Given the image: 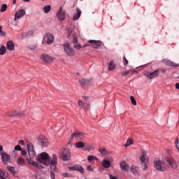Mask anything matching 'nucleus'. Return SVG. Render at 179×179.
<instances>
[{
    "mask_svg": "<svg viewBox=\"0 0 179 179\" xmlns=\"http://www.w3.org/2000/svg\"><path fill=\"white\" fill-rule=\"evenodd\" d=\"M69 170H71L72 171H79V173H81V174H83L85 173V169H83V166L80 165H74L73 166L69 167Z\"/></svg>",
    "mask_w": 179,
    "mask_h": 179,
    "instance_id": "14",
    "label": "nucleus"
},
{
    "mask_svg": "<svg viewBox=\"0 0 179 179\" xmlns=\"http://www.w3.org/2000/svg\"><path fill=\"white\" fill-rule=\"evenodd\" d=\"M17 163L19 164V166H23V164H24V159L19 158L17 161Z\"/></svg>",
    "mask_w": 179,
    "mask_h": 179,
    "instance_id": "39",
    "label": "nucleus"
},
{
    "mask_svg": "<svg viewBox=\"0 0 179 179\" xmlns=\"http://www.w3.org/2000/svg\"><path fill=\"white\" fill-rule=\"evenodd\" d=\"M166 152L168 153V155H173V151L170 149L166 150Z\"/></svg>",
    "mask_w": 179,
    "mask_h": 179,
    "instance_id": "52",
    "label": "nucleus"
},
{
    "mask_svg": "<svg viewBox=\"0 0 179 179\" xmlns=\"http://www.w3.org/2000/svg\"><path fill=\"white\" fill-rule=\"evenodd\" d=\"M24 2H30V0H22Z\"/></svg>",
    "mask_w": 179,
    "mask_h": 179,
    "instance_id": "60",
    "label": "nucleus"
},
{
    "mask_svg": "<svg viewBox=\"0 0 179 179\" xmlns=\"http://www.w3.org/2000/svg\"><path fill=\"white\" fill-rule=\"evenodd\" d=\"M78 106H79L80 107H83V108H85V107H86V106H87L86 103H83V101H82V100H79L78 102Z\"/></svg>",
    "mask_w": 179,
    "mask_h": 179,
    "instance_id": "38",
    "label": "nucleus"
},
{
    "mask_svg": "<svg viewBox=\"0 0 179 179\" xmlns=\"http://www.w3.org/2000/svg\"><path fill=\"white\" fill-rule=\"evenodd\" d=\"M28 50H31V51H34L37 48V46L34 44H30L27 46Z\"/></svg>",
    "mask_w": 179,
    "mask_h": 179,
    "instance_id": "34",
    "label": "nucleus"
},
{
    "mask_svg": "<svg viewBox=\"0 0 179 179\" xmlns=\"http://www.w3.org/2000/svg\"><path fill=\"white\" fill-rule=\"evenodd\" d=\"M1 30H2V26H0V33H1Z\"/></svg>",
    "mask_w": 179,
    "mask_h": 179,
    "instance_id": "61",
    "label": "nucleus"
},
{
    "mask_svg": "<svg viewBox=\"0 0 179 179\" xmlns=\"http://www.w3.org/2000/svg\"><path fill=\"white\" fill-rule=\"evenodd\" d=\"M76 10H77V13L74 15L73 17V20H78L80 17V15H82V11L80 10V9H79V8H77Z\"/></svg>",
    "mask_w": 179,
    "mask_h": 179,
    "instance_id": "24",
    "label": "nucleus"
},
{
    "mask_svg": "<svg viewBox=\"0 0 179 179\" xmlns=\"http://www.w3.org/2000/svg\"><path fill=\"white\" fill-rule=\"evenodd\" d=\"M26 15V10L24 9H20L17 11L14 15V21L16 22L19 19H22Z\"/></svg>",
    "mask_w": 179,
    "mask_h": 179,
    "instance_id": "11",
    "label": "nucleus"
},
{
    "mask_svg": "<svg viewBox=\"0 0 179 179\" xmlns=\"http://www.w3.org/2000/svg\"><path fill=\"white\" fill-rule=\"evenodd\" d=\"M111 166V162L110 159H103L102 161V166L103 169H108Z\"/></svg>",
    "mask_w": 179,
    "mask_h": 179,
    "instance_id": "21",
    "label": "nucleus"
},
{
    "mask_svg": "<svg viewBox=\"0 0 179 179\" xmlns=\"http://www.w3.org/2000/svg\"><path fill=\"white\" fill-rule=\"evenodd\" d=\"M0 36H6V33L3 31H2L1 29V31L0 32Z\"/></svg>",
    "mask_w": 179,
    "mask_h": 179,
    "instance_id": "53",
    "label": "nucleus"
},
{
    "mask_svg": "<svg viewBox=\"0 0 179 179\" xmlns=\"http://www.w3.org/2000/svg\"><path fill=\"white\" fill-rule=\"evenodd\" d=\"M87 45H84L83 47L85 48V47H87Z\"/></svg>",
    "mask_w": 179,
    "mask_h": 179,
    "instance_id": "62",
    "label": "nucleus"
},
{
    "mask_svg": "<svg viewBox=\"0 0 179 179\" xmlns=\"http://www.w3.org/2000/svg\"><path fill=\"white\" fill-rule=\"evenodd\" d=\"M25 114L23 111H18V117H20V118H23V117H24Z\"/></svg>",
    "mask_w": 179,
    "mask_h": 179,
    "instance_id": "44",
    "label": "nucleus"
},
{
    "mask_svg": "<svg viewBox=\"0 0 179 179\" xmlns=\"http://www.w3.org/2000/svg\"><path fill=\"white\" fill-rule=\"evenodd\" d=\"M73 44H78V39L76 38H73Z\"/></svg>",
    "mask_w": 179,
    "mask_h": 179,
    "instance_id": "54",
    "label": "nucleus"
},
{
    "mask_svg": "<svg viewBox=\"0 0 179 179\" xmlns=\"http://www.w3.org/2000/svg\"><path fill=\"white\" fill-rule=\"evenodd\" d=\"M7 169L13 176H15V174H16V172L15 171V167L7 166Z\"/></svg>",
    "mask_w": 179,
    "mask_h": 179,
    "instance_id": "36",
    "label": "nucleus"
},
{
    "mask_svg": "<svg viewBox=\"0 0 179 179\" xmlns=\"http://www.w3.org/2000/svg\"><path fill=\"white\" fill-rule=\"evenodd\" d=\"M175 144H176V149H178V152H179V139H178V138H176Z\"/></svg>",
    "mask_w": 179,
    "mask_h": 179,
    "instance_id": "41",
    "label": "nucleus"
},
{
    "mask_svg": "<svg viewBox=\"0 0 179 179\" xmlns=\"http://www.w3.org/2000/svg\"><path fill=\"white\" fill-rule=\"evenodd\" d=\"M99 152L103 156H106V155H107V150L106 148H99Z\"/></svg>",
    "mask_w": 179,
    "mask_h": 179,
    "instance_id": "31",
    "label": "nucleus"
},
{
    "mask_svg": "<svg viewBox=\"0 0 179 179\" xmlns=\"http://www.w3.org/2000/svg\"><path fill=\"white\" fill-rule=\"evenodd\" d=\"M43 10L45 13H49L51 11V6L48 5L43 7Z\"/></svg>",
    "mask_w": 179,
    "mask_h": 179,
    "instance_id": "33",
    "label": "nucleus"
},
{
    "mask_svg": "<svg viewBox=\"0 0 179 179\" xmlns=\"http://www.w3.org/2000/svg\"><path fill=\"white\" fill-rule=\"evenodd\" d=\"M57 17L59 19V20H65V18L66 17V15L65 13V10H62V7H60L57 13Z\"/></svg>",
    "mask_w": 179,
    "mask_h": 179,
    "instance_id": "13",
    "label": "nucleus"
},
{
    "mask_svg": "<svg viewBox=\"0 0 179 179\" xmlns=\"http://www.w3.org/2000/svg\"><path fill=\"white\" fill-rule=\"evenodd\" d=\"M154 166L157 171H166V170H167V165H166V162L160 159H155L154 161Z\"/></svg>",
    "mask_w": 179,
    "mask_h": 179,
    "instance_id": "2",
    "label": "nucleus"
},
{
    "mask_svg": "<svg viewBox=\"0 0 179 179\" xmlns=\"http://www.w3.org/2000/svg\"><path fill=\"white\" fill-rule=\"evenodd\" d=\"M120 169H122L123 171H128V170H129V165H128L127 162H122L120 163Z\"/></svg>",
    "mask_w": 179,
    "mask_h": 179,
    "instance_id": "22",
    "label": "nucleus"
},
{
    "mask_svg": "<svg viewBox=\"0 0 179 179\" xmlns=\"http://www.w3.org/2000/svg\"><path fill=\"white\" fill-rule=\"evenodd\" d=\"M54 43V36L51 34H46L43 37L42 44H48V45H51Z\"/></svg>",
    "mask_w": 179,
    "mask_h": 179,
    "instance_id": "8",
    "label": "nucleus"
},
{
    "mask_svg": "<svg viewBox=\"0 0 179 179\" xmlns=\"http://www.w3.org/2000/svg\"><path fill=\"white\" fill-rule=\"evenodd\" d=\"M87 170H88V171H93V168H92V166L89 165L87 167Z\"/></svg>",
    "mask_w": 179,
    "mask_h": 179,
    "instance_id": "51",
    "label": "nucleus"
},
{
    "mask_svg": "<svg viewBox=\"0 0 179 179\" xmlns=\"http://www.w3.org/2000/svg\"><path fill=\"white\" fill-rule=\"evenodd\" d=\"M165 162L168 163L171 169H173L174 170L178 169V164H177V162H176V159L174 158L166 157Z\"/></svg>",
    "mask_w": 179,
    "mask_h": 179,
    "instance_id": "5",
    "label": "nucleus"
},
{
    "mask_svg": "<svg viewBox=\"0 0 179 179\" xmlns=\"http://www.w3.org/2000/svg\"><path fill=\"white\" fill-rule=\"evenodd\" d=\"M15 150H20L21 152L22 150V147H20V145H17L14 148V150L13 152H15Z\"/></svg>",
    "mask_w": 179,
    "mask_h": 179,
    "instance_id": "45",
    "label": "nucleus"
},
{
    "mask_svg": "<svg viewBox=\"0 0 179 179\" xmlns=\"http://www.w3.org/2000/svg\"><path fill=\"white\" fill-rule=\"evenodd\" d=\"M159 70H155L153 72H146L145 73V76H146L148 79L157 78V76H159Z\"/></svg>",
    "mask_w": 179,
    "mask_h": 179,
    "instance_id": "15",
    "label": "nucleus"
},
{
    "mask_svg": "<svg viewBox=\"0 0 179 179\" xmlns=\"http://www.w3.org/2000/svg\"><path fill=\"white\" fill-rule=\"evenodd\" d=\"M114 69H115V64L111 60L108 65V71H114Z\"/></svg>",
    "mask_w": 179,
    "mask_h": 179,
    "instance_id": "27",
    "label": "nucleus"
},
{
    "mask_svg": "<svg viewBox=\"0 0 179 179\" xmlns=\"http://www.w3.org/2000/svg\"><path fill=\"white\" fill-rule=\"evenodd\" d=\"M123 64H124V65H128V64H129V62H128V59H127V57H123Z\"/></svg>",
    "mask_w": 179,
    "mask_h": 179,
    "instance_id": "48",
    "label": "nucleus"
},
{
    "mask_svg": "<svg viewBox=\"0 0 179 179\" xmlns=\"http://www.w3.org/2000/svg\"><path fill=\"white\" fill-rule=\"evenodd\" d=\"M54 170L50 171V177L52 179H55V173H54Z\"/></svg>",
    "mask_w": 179,
    "mask_h": 179,
    "instance_id": "47",
    "label": "nucleus"
},
{
    "mask_svg": "<svg viewBox=\"0 0 179 179\" xmlns=\"http://www.w3.org/2000/svg\"><path fill=\"white\" fill-rule=\"evenodd\" d=\"M41 59H42V61H44V62L50 64V62H52V61H54V57H52L48 55H42L41 56Z\"/></svg>",
    "mask_w": 179,
    "mask_h": 179,
    "instance_id": "18",
    "label": "nucleus"
},
{
    "mask_svg": "<svg viewBox=\"0 0 179 179\" xmlns=\"http://www.w3.org/2000/svg\"><path fill=\"white\" fill-rule=\"evenodd\" d=\"M157 71H159V73H160V72H162V73H166V69H157Z\"/></svg>",
    "mask_w": 179,
    "mask_h": 179,
    "instance_id": "49",
    "label": "nucleus"
},
{
    "mask_svg": "<svg viewBox=\"0 0 179 179\" xmlns=\"http://www.w3.org/2000/svg\"><path fill=\"white\" fill-rule=\"evenodd\" d=\"M79 83L81 85V86H86V85H89V83H90V80L82 78L79 80Z\"/></svg>",
    "mask_w": 179,
    "mask_h": 179,
    "instance_id": "25",
    "label": "nucleus"
},
{
    "mask_svg": "<svg viewBox=\"0 0 179 179\" xmlns=\"http://www.w3.org/2000/svg\"><path fill=\"white\" fill-rule=\"evenodd\" d=\"M62 177H64L65 178H72V177H73V175L72 173H62Z\"/></svg>",
    "mask_w": 179,
    "mask_h": 179,
    "instance_id": "32",
    "label": "nucleus"
},
{
    "mask_svg": "<svg viewBox=\"0 0 179 179\" xmlns=\"http://www.w3.org/2000/svg\"><path fill=\"white\" fill-rule=\"evenodd\" d=\"M140 160L143 166V170H148V163H149V158H148V155H146V152H145L143 150H141Z\"/></svg>",
    "mask_w": 179,
    "mask_h": 179,
    "instance_id": "3",
    "label": "nucleus"
},
{
    "mask_svg": "<svg viewBox=\"0 0 179 179\" xmlns=\"http://www.w3.org/2000/svg\"><path fill=\"white\" fill-rule=\"evenodd\" d=\"M2 178L0 177V179H1Z\"/></svg>",
    "mask_w": 179,
    "mask_h": 179,
    "instance_id": "63",
    "label": "nucleus"
},
{
    "mask_svg": "<svg viewBox=\"0 0 179 179\" xmlns=\"http://www.w3.org/2000/svg\"><path fill=\"white\" fill-rule=\"evenodd\" d=\"M164 63H165L168 66H172L173 68H179V64H177L171 60L164 59Z\"/></svg>",
    "mask_w": 179,
    "mask_h": 179,
    "instance_id": "19",
    "label": "nucleus"
},
{
    "mask_svg": "<svg viewBox=\"0 0 179 179\" xmlns=\"http://www.w3.org/2000/svg\"><path fill=\"white\" fill-rule=\"evenodd\" d=\"M82 46L79 43H76L74 45V48H76V50H80Z\"/></svg>",
    "mask_w": 179,
    "mask_h": 179,
    "instance_id": "43",
    "label": "nucleus"
},
{
    "mask_svg": "<svg viewBox=\"0 0 179 179\" xmlns=\"http://www.w3.org/2000/svg\"><path fill=\"white\" fill-rule=\"evenodd\" d=\"M6 48L8 51H14L15 50V43L13 41H9L6 43Z\"/></svg>",
    "mask_w": 179,
    "mask_h": 179,
    "instance_id": "20",
    "label": "nucleus"
},
{
    "mask_svg": "<svg viewBox=\"0 0 179 179\" xmlns=\"http://www.w3.org/2000/svg\"><path fill=\"white\" fill-rule=\"evenodd\" d=\"M42 1H45V0H42Z\"/></svg>",
    "mask_w": 179,
    "mask_h": 179,
    "instance_id": "64",
    "label": "nucleus"
},
{
    "mask_svg": "<svg viewBox=\"0 0 179 179\" xmlns=\"http://www.w3.org/2000/svg\"><path fill=\"white\" fill-rule=\"evenodd\" d=\"M131 171L133 174H139V168L138 166H132L131 167Z\"/></svg>",
    "mask_w": 179,
    "mask_h": 179,
    "instance_id": "26",
    "label": "nucleus"
},
{
    "mask_svg": "<svg viewBox=\"0 0 179 179\" xmlns=\"http://www.w3.org/2000/svg\"><path fill=\"white\" fill-rule=\"evenodd\" d=\"M110 179H117V177L113 176V175H109Z\"/></svg>",
    "mask_w": 179,
    "mask_h": 179,
    "instance_id": "57",
    "label": "nucleus"
},
{
    "mask_svg": "<svg viewBox=\"0 0 179 179\" xmlns=\"http://www.w3.org/2000/svg\"><path fill=\"white\" fill-rule=\"evenodd\" d=\"M36 161L38 162L44 166H50V170H53L55 173H58V157L55 154H52L51 156L48 153L44 152L39 154L36 157Z\"/></svg>",
    "mask_w": 179,
    "mask_h": 179,
    "instance_id": "1",
    "label": "nucleus"
},
{
    "mask_svg": "<svg viewBox=\"0 0 179 179\" xmlns=\"http://www.w3.org/2000/svg\"><path fill=\"white\" fill-rule=\"evenodd\" d=\"M27 162L28 164H31V166H34V167H36V169H44V166H43L38 162H34L29 159H27Z\"/></svg>",
    "mask_w": 179,
    "mask_h": 179,
    "instance_id": "17",
    "label": "nucleus"
},
{
    "mask_svg": "<svg viewBox=\"0 0 179 179\" xmlns=\"http://www.w3.org/2000/svg\"><path fill=\"white\" fill-rule=\"evenodd\" d=\"M3 150V147L2 145H0V152H2Z\"/></svg>",
    "mask_w": 179,
    "mask_h": 179,
    "instance_id": "58",
    "label": "nucleus"
},
{
    "mask_svg": "<svg viewBox=\"0 0 179 179\" xmlns=\"http://www.w3.org/2000/svg\"><path fill=\"white\" fill-rule=\"evenodd\" d=\"M27 155V152H26V150H21V155L22 156H26Z\"/></svg>",
    "mask_w": 179,
    "mask_h": 179,
    "instance_id": "50",
    "label": "nucleus"
},
{
    "mask_svg": "<svg viewBox=\"0 0 179 179\" xmlns=\"http://www.w3.org/2000/svg\"><path fill=\"white\" fill-rule=\"evenodd\" d=\"M8 9V5L3 4L0 8V12L1 13H3V12H6V10Z\"/></svg>",
    "mask_w": 179,
    "mask_h": 179,
    "instance_id": "35",
    "label": "nucleus"
},
{
    "mask_svg": "<svg viewBox=\"0 0 179 179\" xmlns=\"http://www.w3.org/2000/svg\"><path fill=\"white\" fill-rule=\"evenodd\" d=\"M175 87H176V89H178L179 90V83H176Z\"/></svg>",
    "mask_w": 179,
    "mask_h": 179,
    "instance_id": "56",
    "label": "nucleus"
},
{
    "mask_svg": "<svg viewBox=\"0 0 179 179\" xmlns=\"http://www.w3.org/2000/svg\"><path fill=\"white\" fill-rule=\"evenodd\" d=\"M61 159L63 162H68L71 160V151L68 149L63 148L62 150Z\"/></svg>",
    "mask_w": 179,
    "mask_h": 179,
    "instance_id": "6",
    "label": "nucleus"
},
{
    "mask_svg": "<svg viewBox=\"0 0 179 179\" xmlns=\"http://www.w3.org/2000/svg\"><path fill=\"white\" fill-rule=\"evenodd\" d=\"M5 54H6V47L1 45L0 47V55H5Z\"/></svg>",
    "mask_w": 179,
    "mask_h": 179,
    "instance_id": "30",
    "label": "nucleus"
},
{
    "mask_svg": "<svg viewBox=\"0 0 179 179\" xmlns=\"http://www.w3.org/2000/svg\"><path fill=\"white\" fill-rule=\"evenodd\" d=\"M19 111L8 112L7 113L8 117H18Z\"/></svg>",
    "mask_w": 179,
    "mask_h": 179,
    "instance_id": "28",
    "label": "nucleus"
},
{
    "mask_svg": "<svg viewBox=\"0 0 179 179\" xmlns=\"http://www.w3.org/2000/svg\"><path fill=\"white\" fill-rule=\"evenodd\" d=\"M85 133H82L80 131H75L70 136V140L73 139L75 138L76 139H80L82 140L83 138H85Z\"/></svg>",
    "mask_w": 179,
    "mask_h": 179,
    "instance_id": "10",
    "label": "nucleus"
},
{
    "mask_svg": "<svg viewBox=\"0 0 179 179\" xmlns=\"http://www.w3.org/2000/svg\"><path fill=\"white\" fill-rule=\"evenodd\" d=\"M76 148L78 149H82L85 148V143L82 141H78L76 143Z\"/></svg>",
    "mask_w": 179,
    "mask_h": 179,
    "instance_id": "29",
    "label": "nucleus"
},
{
    "mask_svg": "<svg viewBox=\"0 0 179 179\" xmlns=\"http://www.w3.org/2000/svg\"><path fill=\"white\" fill-rule=\"evenodd\" d=\"M136 73V70L135 69H130L126 71H122L121 75L122 76H127V75H129V73Z\"/></svg>",
    "mask_w": 179,
    "mask_h": 179,
    "instance_id": "23",
    "label": "nucleus"
},
{
    "mask_svg": "<svg viewBox=\"0 0 179 179\" xmlns=\"http://www.w3.org/2000/svg\"><path fill=\"white\" fill-rule=\"evenodd\" d=\"M5 174H6L5 171L0 169V178H2L3 177H5Z\"/></svg>",
    "mask_w": 179,
    "mask_h": 179,
    "instance_id": "42",
    "label": "nucleus"
},
{
    "mask_svg": "<svg viewBox=\"0 0 179 179\" xmlns=\"http://www.w3.org/2000/svg\"><path fill=\"white\" fill-rule=\"evenodd\" d=\"M13 4L16 5V0H13Z\"/></svg>",
    "mask_w": 179,
    "mask_h": 179,
    "instance_id": "59",
    "label": "nucleus"
},
{
    "mask_svg": "<svg viewBox=\"0 0 179 179\" xmlns=\"http://www.w3.org/2000/svg\"><path fill=\"white\" fill-rule=\"evenodd\" d=\"M88 43H90L92 48H94L95 50H99L103 45L101 41L90 40L88 41Z\"/></svg>",
    "mask_w": 179,
    "mask_h": 179,
    "instance_id": "9",
    "label": "nucleus"
},
{
    "mask_svg": "<svg viewBox=\"0 0 179 179\" xmlns=\"http://www.w3.org/2000/svg\"><path fill=\"white\" fill-rule=\"evenodd\" d=\"M27 148L28 150L29 156L30 159H34L36 157V151L34 150V145L30 142L27 144Z\"/></svg>",
    "mask_w": 179,
    "mask_h": 179,
    "instance_id": "7",
    "label": "nucleus"
},
{
    "mask_svg": "<svg viewBox=\"0 0 179 179\" xmlns=\"http://www.w3.org/2000/svg\"><path fill=\"white\" fill-rule=\"evenodd\" d=\"M130 100L133 106H136V101L135 100V97H134L133 96H130Z\"/></svg>",
    "mask_w": 179,
    "mask_h": 179,
    "instance_id": "40",
    "label": "nucleus"
},
{
    "mask_svg": "<svg viewBox=\"0 0 179 179\" xmlns=\"http://www.w3.org/2000/svg\"><path fill=\"white\" fill-rule=\"evenodd\" d=\"M1 160L4 164H8L9 162H10V155H8V153L2 151L1 153Z\"/></svg>",
    "mask_w": 179,
    "mask_h": 179,
    "instance_id": "12",
    "label": "nucleus"
},
{
    "mask_svg": "<svg viewBox=\"0 0 179 179\" xmlns=\"http://www.w3.org/2000/svg\"><path fill=\"white\" fill-rule=\"evenodd\" d=\"M18 143H19L20 145H24V141L23 140H20V141L18 142Z\"/></svg>",
    "mask_w": 179,
    "mask_h": 179,
    "instance_id": "55",
    "label": "nucleus"
},
{
    "mask_svg": "<svg viewBox=\"0 0 179 179\" xmlns=\"http://www.w3.org/2000/svg\"><path fill=\"white\" fill-rule=\"evenodd\" d=\"M93 159H97V158H96V157L92 156V155H90L87 157L88 162H92V160H93Z\"/></svg>",
    "mask_w": 179,
    "mask_h": 179,
    "instance_id": "46",
    "label": "nucleus"
},
{
    "mask_svg": "<svg viewBox=\"0 0 179 179\" xmlns=\"http://www.w3.org/2000/svg\"><path fill=\"white\" fill-rule=\"evenodd\" d=\"M134 143V141H132V139L131 138H128L127 143L124 145L125 148H128V146L132 145Z\"/></svg>",
    "mask_w": 179,
    "mask_h": 179,
    "instance_id": "37",
    "label": "nucleus"
},
{
    "mask_svg": "<svg viewBox=\"0 0 179 179\" xmlns=\"http://www.w3.org/2000/svg\"><path fill=\"white\" fill-rule=\"evenodd\" d=\"M64 50L68 57H73L75 55V50L71 47L69 43L65 42L64 43Z\"/></svg>",
    "mask_w": 179,
    "mask_h": 179,
    "instance_id": "4",
    "label": "nucleus"
},
{
    "mask_svg": "<svg viewBox=\"0 0 179 179\" xmlns=\"http://www.w3.org/2000/svg\"><path fill=\"white\" fill-rule=\"evenodd\" d=\"M38 142L42 148H45L46 146H48V140L44 136H39Z\"/></svg>",
    "mask_w": 179,
    "mask_h": 179,
    "instance_id": "16",
    "label": "nucleus"
}]
</instances>
